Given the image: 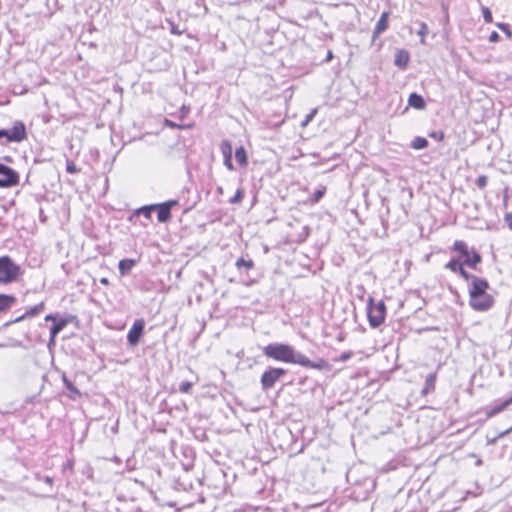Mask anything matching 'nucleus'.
<instances>
[{"label":"nucleus","mask_w":512,"mask_h":512,"mask_svg":"<svg viewBox=\"0 0 512 512\" xmlns=\"http://www.w3.org/2000/svg\"><path fill=\"white\" fill-rule=\"evenodd\" d=\"M490 285L484 278H475L469 286V305L475 311H487L494 305V297L488 293Z\"/></svg>","instance_id":"obj_1"},{"label":"nucleus","mask_w":512,"mask_h":512,"mask_svg":"<svg viewBox=\"0 0 512 512\" xmlns=\"http://www.w3.org/2000/svg\"><path fill=\"white\" fill-rule=\"evenodd\" d=\"M263 354L276 361L298 364L302 353L284 343H270L263 348Z\"/></svg>","instance_id":"obj_2"},{"label":"nucleus","mask_w":512,"mask_h":512,"mask_svg":"<svg viewBox=\"0 0 512 512\" xmlns=\"http://www.w3.org/2000/svg\"><path fill=\"white\" fill-rule=\"evenodd\" d=\"M23 274L21 267L9 256L0 257V284H10Z\"/></svg>","instance_id":"obj_3"},{"label":"nucleus","mask_w":512,"mask_h":512,"mask_svg":"<svg viewBox=\"0 0 512 512\" xmlns=\"http://www.w3.org/2000/svg\"><path fill=\"white\" fill-rule=\"evenodd\" d=\"M367 317L372 328L379 327L386 317V306L381 300L374 303V299L370 296L367 302Z\"/></svg>","instance_id":"obj_4"},{"label":"nucleus","mask_w":512,"mask_h":512,"mask_svg":"<svg viewBox=\"0 0 512 512\" xmlns=\"http://www.w3.org/2000/svg\"><path fill=\"white\" fill-rule=\"evenodd\" d=\"M287 371L283 368L269 367L263 372L260 378L261 388L263 391H268L274 387L275 383L283 376Z\"/></svg>","instance_id":"obj_5"},{"label":"nucleus","mask_w":512,"mask_h":512,"mask_svg":"<svg viewBox=\"0 0 512 512\" xmlns=\"http://www.w3.org/2000/svg\"><path fill=\"white\" fill-rule=\"evenodd\" d=\"M19 174L9 166L0 163V187L7 188L19 183Z\"/></svg>","instance_id":"obj_6"},{"label":"nucleus","mask_w":512,"mask_h":512,"mask_svg":"<svg viewBox=\"0 0 512 512\" xmlns=\"http://www.w3.org/2000/svg\"><path fill=\"white\" fill-rule=\"evenodd\" d=\"M144 328H145L144 319L140 318V319H136L134 321L133 325L131 326V328L127 334V342L129 344V346L135 347L139 343V341L144 333Z\"/></svg>","instance_id":"obj_7"},{"label":"nucleus","mask_w":512,"mask_h":512,"mask_svg":"<svg viewBox=\"0 0 512 512\" xmlns=\"http://www.w3.org/2000/svg\"><path fill=\"white\" fill-rule=\"evenodd\" d=\"M179 205L178 200H169L159 204H153L154 210H157V218L161 223H166L171 218V209Z\"/></svg>","instance_id":"obj_8"},{"label":"nucleus","mask_w":512,"mask_h":512,"mask_svg":"<svg viewBox=\"0 0 512 512\" xmlns=\"http://www.w3.org/2000/svg\"><path fill=\"white\" fill-rule=\"evenodd\" d=\"M9 130L8 142H21L27 138L26 127L22 121H15Z\"/></svg>","instance_id":"obj_9"},{"label":"nucleus","mask_w":512,"mask_h":512,"mask_svg":"<svg viewBox=\"0 0 512 512\" xmlns=\"http://www.w3.org/2000/svg\"><path fill=\"white\" fill-rule=\"evenodd\" d=\"M298 365L305 367V368H312V369H318V370H329L330 364L324 360L319 359L316 362L311 361L308 357H306L304 354L301 355V358L298 361Z\"/></svg>","instance_id":"obj_10"},{"label":"nucleus","mask_w":512,"mask_h":512,"mask_svg":"<svg viewBox=\"0 0 512 512\" xmlns=\"http://www.w3.org/2000/svg\"><path fill=\"white\" fill-rule=\"evenodd\" d=\"M220 150L223 155L224 165L230 170L234 171L235 167L232 163V145L229 140H223L220 144Z\"/></svg>","instance_id":"obj_11"},{"label":"nucleus","mask_w":512,"mask_h":512,"mask_svg":"<svg viewBox=\"0 0 512 512\" xmlns=\"http://www.w3.org/2000/svg\"><path fill=\"white\" fill-rule=\"evenodd\" d=\"M512 404V396L507 398L504 401H500L499 403L495 404L494 406L487 408L485 411L487 418H492L502 411H504L508 406Z\"/></svg>","instance_id":"obj_12"},{"label":"nucleus","mask_w":512,"mask_h":512,"mask_svg":"<svg viewBox=\"0 0 512 512\" xmlns=\"http://www.w3.org/2000/svg\"><path fill=\"white\" fill-rule=\"evenodd\" d=\"M388 17H389V12L388 11H384L380 18L378 19L376 25H375V28H374V31H373V35H372V40L374 41L381 33H383L387 27H388Z\"/></svg>","instance_id":"obj_13"},{"label":"nucleus","mask_w":512,"mask_h":512,"mask_svg":"<svg viewBox=\"0 0 512 512\" xmlns=\"http://www.w3.org/2000/svg\"><path fill=\"white\" fill-rule=\"evenodd\" d=\"M68 323V319L61 318L50 327L49 345L55 342V338L57 337V335L67 326Z\"/></svg>","instance_id":"obj_14"},{"label":"nucleus","mask_w":512,"mask_h":512,"mask_svg":"<svg viewBox=\"0 0 512 512\" xmlns=\"http://www.w3.org/2000/svg\"><path fill=\"white\" fill-rule=\"evenodd\" d=\"M409 59V53L404 49H400L397 50L395 54L394 64L401 69H405L408 65Z\"/></svg>","instance_id":"obj_15"},{"label":"nucleus","mask_w":512,"mask_h":512,"mask_svg":"<svg viewBox=\"0 0 512 512\" xmlns=\"http://www.w3.org/2000/svg\"><path fill=\"white\" fill-rule=\"evenodd\" d=\"M481 255L472 249L469 256H466L463 260V265H466L470 268L476 269L477 265L481 262Z\"/></svg>","instance_id":"obj_16"},{"label":"nucleus","mask_w":512,"mask_h":512,"mask_svg":"<svg viewBox=\"0 0 512 512\" xmlns=\"http://www.w3.org/2000/svg\"><path fill=\"white\" fill-rule=\"evenodd\" d=\"M408 104L415 108V109H419V110H422L425 108L426 104H425V101L423 99V97L417 93H411L409 98H408Z\"/></svg>","instance_id":"obj_17"},{"label":"nucleus","mask_w":512,"mask_h":512,"mask_svg":"<svg viewBox=\"0 0 512 512\" xmlns=\"http://www.w3.org/2000/svg\"><path fill=\"white\" fill-rule=\"evenodd\" d=\"M16 298L13 295L0 294V312H4L12 307Z\"/></svg>","instance_id":"obj_18"},{"label":"nucleus","mask_w":512,"mask_h":512,"mask_svg":"<svg viewBox=\"0 0 512 512\" xmlns=\"http://www.w3.org/2000/svg\"><path fill=\"white\" fill-rule=\"evenodd\" d=\"M436 383V374L431 373L426 376L424 387L421 391L422 395H427L428 393L434 391Z\"/></svg>","instance_id":"obj_19"},{"label":"nucleus","mask_w":512,"mask_h":512,"mask_svg":"<svg viewBox=\"0 0 512 512\" xmlns=\"http://www.w3.org/2000/svg\"><path fill=\"white\" fill-rule=\"evenodd\" d=\"M235 266L239 272H248L254 268V262L251 259L241 257L236 261Z\"/></svg>","instance_id":"obj_20"},{"label":"nucleus","mask_w":512,"mask_h":512,"mask_svg":"<svg viewBox=\"0 0 512 512\" xmlns=\"http://www.w3.org/2000/svg\"><path fill=\"white\" fill-rule=\"evenodd\" d=\"M452 250L459 252L460 255L465 258L466 256H469L470 250L466 242L462 240H456L452 246Z\"/></svg>","instance_id":"obj_21"},{"label":"nucleus","mask_w":512,"mask_h":512,"mask_svg":"<svg viewBox=\"0 0 512 512\" xmlns=\"http://www.w3.org/2000/svg\"><path fill=\"white\" fill-rule=\"evenodd\" d=\"M136 265V261L133 259H122L118 264V269L121 275H125L131 271Z\"/></svg>","instance_id":"obj_22"},{"label":"nucleus","mask_w":512,"mask_h":512,"mask_svg":"<svg viewBox=\"0 0 512 512\" xmlns=\"http://www.w3.org/2000/svg\"><path fill=\"white\" fill-rule=\"evenodd\" d=\"M235 159L241 167H245L248 164L247 153L243 146H239L235 150Z\"/></svg>","instance_id":"obj_23"},{"label":"nucleus","mask_w":512,"mask_h":512,"mask_svg":"<svg viewBox=\"0 0 512 512\" xmlns=\"http://www.w3.org/2000/svg\"><path fill=\"white\" fill-rule=\"evenodd\" d=\"M62 381L65 385V387L71 392L72 395H70L71 399H75L77 396H80L81 393L79 389L68 379L65 373L62 375Z\"/></svg>","instance_id":"obj_24"},{"label":"nucleus","mask_w":512,"mask_h":512,"mask_svg":"<svg viewBox=\"0 0 512 512\" xmlns=\"http://www.w3.org/2000/svg\"><path fill=\"white\" fill-rule=\"evenodd\" d=\"M44 309H45V303L40 302L39 304L27 309L26 312L24 313V316L35 317V316L39 315L40 313H42Z\"/></svg>","instance_id":"obj_25"},{"label":"nucleus","mask_w":512,"mask_h":512,"mask_svg":"<svg viewBox=\"0 0 512 512\" xmlns=\"http://www.w3.org/2000/svg\"><path fill=\"white\" fill-rule=\"evenodd\" d=\"M428 146V141L424 137H415L411 142V147L415 150H421Z\"/></svg>","instance_id":"obj_26"},{"label":"nucleus","mask_w":512,"mask_h":512,"mask_svg":"<svg viewBox=\"0 0 512 512\" xmlns=\"http://www.w3.org/2000/svg\"><path fill=\"white\" fill-rule=\"evenodd\" d=\"M463 265V261L461 262L458 258H452L449 262L445 264V268L449 269L450 271L457 273Z\"/></svg>","instance_id":"obj_27"},{"label":"nucleus","mask_w":512,"mask_h":512,"mask_svg":"<svg viewBox=\"0 0 512 512\" xmlns=\"http://www.w3.org/2000/svg\"><path fill=\"white\" fill-rule=\"evenodd\" d=\"M154 210L153 204L148 206H143L136 210L137 215H144L147 219L151 217V211Z\"/></svg>","instance_id":"obj_28"},{"label":"nucleus","mask_w":512,"mask_h":512,"mask_svg":"<svg viewBox=\"0 0 512 512\" xmlns=\"http://www.w3.org/2000/svg\"><path fill=\"white\" fill-rule=\"evenodd\" d=\"M460 274V276L465 279L466 281H470V283H474L475 278H479L478 276H475L473 274L468 273L463 266L460 267L459 271L457 272Z\"/></svg>","instance_id":"obj_29"},{"label":"nucleus","mask_w":512,"mask_h":512,"mask_svg":"<svg viewBox=\"0 0 512 512\" xmlns=\"http://www.w3.org/2000/svg\"><path fill=\"white\" fill-rule=\"evenodd\" d=\"M66 171L70 174H76L80 170H79V168H77V166L75 165V163L72 160L67 159L66 160Z\"/></svg>","instance_id":"obj_30"},{"label":"nucleus","mask_w":512,"mask_h":512,"mask_svg":"<svg viewBox=\"0 0 512 512\" xmlns=\"http://www.w3.org/2000/svg\"><path fill=\"white\" fill-rule=\"evenodd\" d=\"M483 18L486 23H491L493 21L492 13L488 7L482 6L481 7Z\"/></svg>","instance_id":"obj_31"},{"label":"nucleus","mask_w":512,"mask_h":512,"mask_svg":"<svg viewBox=\"0 0 512 512\" xmlns=\"http://www.w3.org/2000/svg\"><path fill=\"white\" fill-rule=\"evenodd\" d=\"M428 34V27L427 25L422 22L420 23V29L418 31V35L421 36V43L424 44L425 43V36Z\"/></svg>","instance_id":"obj_32"},{"label":"nucleus","mask_w":512,"mask_h":512,"mask_svg":"<svg viewBox=\"0 0 512 512\" xmlns=\"http://www.w3.org/2000/svg\"><path fill=\"white\" fill-rule=\"evenodd\" d=\"M244 196V192L242 189H238L235 193V195L229 200L231 204H237L239 203Z\"/></svg>","instance_id":"obj_33"},{"label":"nucleus","mask_w":512,"mask_h":512,"mask_svg":"<svg viewBox=\"0 0 512 512\" xmlns=\"http://www.w3.org/2000/svg\"><path fill=\"white\" fill-rule=\"evenodd\" d=\"M487 182H488V178L487 176L485 175H480L477 179H476V185L479 189H484L487 185Z\"/></svg>","instance_id":"obj_34"},{"label":"nucleus","mask_w":512,"mask_h":512,"mask_svg":"<svg viewBox=\"0 0 512 512\" xmlns=\"http://www.w3.org/2000/svg\"><path fill=\"white\" fill-rule=\"evenodd\" d=\"M192 388V383L188 381H183L179 385V391L181 393H189Z\"/></svg>","instance_id":"obj_35"},{"label":"nucleus","mask_w":512,"mask_h":512,"mask_svg":"<svg viewBox=\"0 0 512 512\" xmlns=\"http://www.w3.org/2000/svg\"><path fill=\"white\" fill-rule=\"evenodd\" d=\"M325 194V188L323 189H319V190H316L314 193H313V196L311 198V201L313 203H317Z\"/></svg>","instance_id":"obj_36"},{"label":"nucleus","mask_w":512,"mask_h":512,"mask_svg":"<svg viewBox=\"0 0 512 512\" xmlns=\"http://www.w3.org/2000/svg\"><path fill=\"white\" fill-rule=\"evenodd\" d=\"M165 125L170 128H178V129L190 128L192 126L190 124L189 125H179V124H176L173 121L168 120V119L165 120Z\"/></svg>","instance_id":"obj_37"},{"label":"nucleus","mask_w":512,"mask_h":512,"mask_svg":"<svg viewBox=\"0 0 512 512\" xmlns=\"http://www.w3.org/2000/svg\"><path fill=\"white\" fill-rule=\"evenodd\" d=\"M496 25H497V27H498L499 29H501V30H502V31L507 35V37H508V38H511V37H512V32H511L510 27H509V25H508V24H505V23H497Z\"/></svg>","instance_id":"obj_38"},{"label":"nucleus","mask_w":512,"mask_h":512,"mask_svg":"<svg viewBox=\"0 0 512 512\" xmlns=\"http://www.w3.org/2000/svg\"><path fill=\"white\" fill-rule=\"evenodd\" d=\"M315 114H316V109H314L310 113H308L302 122V126H306L314 118Z\"/></svg>","instance_id":"obj_39"},{"label":"nucleus","mask_w":512,"mask_h":512,"mask_svg":"<svg viewBox=\"0 0 512 512\" xmlns=\"http://www.w3.org/2000/svg\"><path fill=\"white\" fill-rule=\"evenodd\" d=\"M169 24H170V31H171L172 34L181 35L183 33V31L180 30L178 28V26L175 25L173 22H169Z\"/></svg>","instance_id":"obj_40"},{"label":"nucleus","mask_w":512,"mask_h":512,"mask_svg":"<svg viewBox=\"0 0 512 512\" xmlns=\"http://www.w3.org/2000/svg\"><path fill=\"white\" fill-rule=\"evenodd\" d=\"M504 221L509 229L512 230V213H507L504 217Z\"/></svg>","instance_id":"obj_41"},{"label":"nucleus","mask_w":512,"mask_h":512,"mask_svg":"<svg viewBox=\"0 0 512 512\" xmlns=\"http://www.w3.org/2000/svg\"><path fill=\"white\" fill-rule=\"evenodd\" d=\"M351 356H352V353H351V352H343V353L339 356L338 360H339V361H342V362H345V361L349 360V359L351 358Z\"/></svg>","instance_id":"obj_42"},{"label":"nucleus","mask_w":512,"mask_h":512,"mask_svg":"<svg viewBox=\"0 0 512 512\" xmlns=\"http://www.w3.org/2000/svg\"><path fill=\"white\" fill-rule=\"evenodd\" d=\"M499 39H500V36L496 31H493L489 36V41L492 43L499 41Z\"/></svg>","instance_id":"obj_43"},{"label":"nucleus","mask_w":512,"mask_h":512,"mask_svg":"<svg viewBox=\"0 0 512 512\" xmlns=\"http://www.w3.org/2000/svg\"><path fill=\"white\" fill-rule=\"evenodd\" d=\"M8 137H9V130L8 129H0V139L6 138V140L8 141Z\"/></svg>","instance_id":"obj_44"},{"label":"nucleus","mask_w":512,"mask_h":512,"mask_svg":"<svg viewBox=\"0 0 512 512\" xmlns=\"http://www.w3.org/2000/svg\"><path fill=\"white\" fill-rule=\"evenodd\" d=\"M45 321H53L55 323L57 321V318L53 314H48L45 316Z\"/></svg>","instance_id":"obj_45"},{"label":"nucleus","mask_w":512,"mask_h":512,"mask_svg":"<svg viewBox=\"0 0 512 512\" xmlns=\"http://www.w3.org/2000/svg\"><path fill=\"white\" fill-rule=\"evenodd\" d=\"M27 316H24V314H22L21 316H18L17 318H15L12 323H17V322H21L23 321Z\"/></svg>","instance_id":"obj_46"},{"label":"nucleus","mask_w":512,"mask_h":512,"mask_svg":"<svg viewBox=\"0 0 512 512\" xmlns=\"http://www.w3.org/2000/svg\"><path fill=\"white\" fill-rule=\"evenodd\" d=\"M333 58L332 51H328L325 61L328 62Z\"/></svg>","instance_id":"obj_47"},{"label":"nucleus","mask_w":512,"mask_h":512,"mask_svg":"<svg viewBox=\"0 0 512 512\" xmlns=\"http://www.w3.org/2000/svg\"><path fill=\"white\" fill-rule=\"evenodd\" d=\"M510 431H512V427L507 429L506 431L502 432L499 434V437H504L505 435H507L508 433H510Z\"/></svg>","instance_id":"obj_48"},{"label":"nucleus","mask_w":512,"mask_h":512,"mask_svg":"<svg viewBox=\"0 0 512 512\" xmlns=\"http://www.w3.org/2000/svg\"><path fill=\"white\" fill-rule=\"evenodd\" d=\"M45 482H46L47 484L51 485V484L53 483V479H52L51 477H49V476H46V477H45Z\"/></svg>","instance_id":"obj_49"},{"label":"nucleus","mask_w":512,"mask_h":512,"mask_svg":"<svg viewBox=\"0 0 512 512\" xmlns=\"http://www.w3.org/2000/svg\"><path fill=\"white\" fill-rule=\"evenodd\" d=\"M101 283L102 284H107L108 283V279L107 278H102L101 279Z\"/></svg>","instance_id":"obj_50"},{"label":"nucleus","mask_w":512,"mask_h":512,"mask_svg":"<svg viewBox=\"0 0 512 512\" xmlns=\"http://www.w3.org/2000/svg\"><path fill=\"white\" fill-rule=\"evenodd\" d=\"M217 190H218L219 193H222V188L221 187H218Z\"/></svg>","instance_id":"obj_51"},{"label":"nucleus","mask_w":512,"mask_h":512,"mask_svg":"<svg viewBox=\"0 0 512 512\" xmlns=\"http://www.w3.org/2000/svg\"><path fill=\"white\" fill-rule=\"evenodd\" d=\"M432 136L438 138V135H436V133H432Z\"/></svg>","instance_id":"obj_52"},{"label":"nucleus","mask_w":512,"mask_h":512,"mask_svg":"<svg viewBox=\"0 0 512 512\" xmlns=\"http://www.w3.org/2000/svg\"><path fill=\"white\" fill-rule=\"evenodd\" d=\"M432 136L438 138V135H436V133H432Z\"/></svg>","instance_id":"obj_53"}]
</instances>
